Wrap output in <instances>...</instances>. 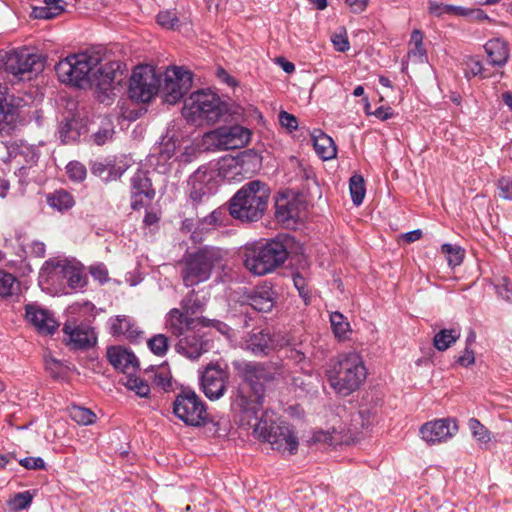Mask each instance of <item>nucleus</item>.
I'll return each mask as SVG.
<instances>
[{
  "mask_svg": "<svg viewBox=\"0 0 512 512\" xmlns=\"http://www.w3.org/2000/svg\"><path fill=\"white\" fill-rule=\"evenodd\" d=\"M234 367L242 382L232 395V407L243 414L242 421L253 426L254 434L268 442L272 449L282 454L294 455L298 450V437L292 426L285 421L268 422L259 419L258 413L263 404L264 384L282 375L281 368L271 363L235 362Z\"/></svg>",
  "mask_w": 512,
  "mask_h": 512,
  "instance_id": "obj_1",
  "label": "nucleus"
},
{
  "mask_svg": "<svg viewBox=\"0 0 512 512\" xmlns=\"http://www.w3.org/2000/svg\"><path fill=\"white\" fill-rule=\"evenodd\" d=\"M270 197L268 185L260 180L244 184L230 199L229 213L242 222H256L267 209Z\"/></svg>",
  "mask_w": 512,
  "mask_h": 512,
  "instance_id": "obj_2",
  "label": "nucleus"
},
{
  "mask_svg": "<svg viewBox=\"0 0 512 512\" xmlns=\"http://www.w3.org/2000/svg\"><path fill=\"white\" fill-rule=\"evenodd\" d=\"M178 266L184 286L194 287L209 280L214 270L223 268V252L217 247L205 246L186 253Z\"/></svg>",
  "mask_w": 512,
  "mask_h": 512,
  "instance_id": "obj_3",
  "label": "nucleus"
},
{
  "mask_svg": "<svg viewBox=\"0 0 512 512\" xmlns=\"http://www.w3.org/2000/svg\"><path fill=\"white\" fill-rule=\"evenodd\" d=\"M331 388L340 395L348 396L356 391L367 376V370L360 355L349 353L326 371Z\"/></svg>",
  "mask_w": 512,
  "mask_h": 512,
  "instance_id": "obj_4",
  "label": "nucleus"
},
{
  "mask_svg": "<svg viewBox=\"0 0 512 512\" xmlns=\"http://www.w3.org/2000/svg\"><path fill=\"white\" fill-rule=\"evenodd\" d=\"M228 112V104L209 89L193 92L185 100L182 109V115L189 123L204 121L207 125L216 123Z\"/></svg>",
  "mask_w": 512,
  "mask_h": 512,
  "instance_id": "obj_5",
  "label": "nucleus"
},
{
  "mask_svg": "<svg viewBox=\"0 0 512 512\" xmlns=\"http://www.w3.org/2000/svg\"><path fill=\"white\" fill-rule=\"evenodd\" d=\"M100 62L101 57L95 52L72 54L55 65V72L62 83L83 88L91 84V72Z\"/></svg>",
  "mask_w": 512,
  "mask_h": 512,
  "instance_id": "obj_6",
  "label": "nucleus"
},
{
  "mask_svg": "<svg viewBox=\"0 0 512 512\" xmlns=\"http://www.w3.org/2000/svg\"><path fill=\"white\" fill-rule=\"evenodd\" d=\"M287 257L286 244L280 240H271L248 248L244 265L254 275L262 276L280 267Z\"/></svg>",
  "mask_w": 512,
  "mask_h": 512,
  "instance_id": "obj_7",
  "label": "nucleus"
},
{
  "mask_svg": "<svg viewBox=\"0 0 512 512\" xmlns=\"http://www.w3.org/2000/svg\"><path fill=\"white\" fill-rule=\"evenodd\" d=\"M252 130H208L194 143L196 153L201 151L235 150L246 146Z\"/></svg>",
  "mask_w": 512,
  "mask_h": 512,
  "instance_id": "obj_8",
  "label": "nucleus"
},
{
  "mask_svg": "<svg viewBox=\"0 0 512 512\" xmlns=\"http://www.w3.org/2000/svg\"><path fill=\"white\" fill-rule=\"evenodd\" d=\"M173 412L188 426H201L208 417L204 402L192 390H183L176 396Z\"/></svg>",
  "mask_w": 512,
  "mask_h": 512,
  "instance_id": "obj_9",
  "label": "nucleus"
},
{
  "mask_svg": "<svg viewBox=\"0 0 512 512\" xmlns=\"http://www.w3.org/2000/svg\"><path fill=\"white\" fill-rule=\"evenodd\" d=\"M160 90V76L150 66H138L130 78L128 94L137 102H149Z\"/></svg>",
  "mask_w": 512,
  "mask_h": 512,
  "instance_id": "obj_10",
  "label": "nucleus"
},
{
  "mask_svg": "<svg viewBox=\"0 0 512 512\" xmlns=\"http://www.w3.org/2000/svg\"><path fill=\"white\" fill-rule=\"evenodd\" d=\"M215 327L222 331L226 327L224 323L215 319H207L205 317H191L178 308L170 310L166 317V327L170 333L178 338L186 334L198 330L199 327Z\"/></svg>",
  "mask_w": 512,
  "mask_h": 512,
  "instance_id": "obj_11",
  "label": "nucleus"
},
{
  "mask_svg": "<svg viewBox=\"0 0 512 512\" xmlns=\"http://www.w3.org/2000/svg\"><path fill=\"white\" fill-rule=\"evenodd\" d=\"M192 73L182 67L173 66L166 70L160 91L163 100L169 104L177 103L191 88Z\"/></svg>",
  "mask_w": 512,
  "mask_h": 512,
  "instance_id": "obj_12",
  "label": "nucleus"
},
{
  "mask_svg": "<svg viewBox=\"0 0 512 512\" xmlns=\"http://www.w3.org/2000/svg\"><path fill=\"white\" fill-rule=\"evenodd\" d=\"M123 63L121 61H110L101 65L97 72L92 75L91 84L95 85L101 102L109 98L116 86L123 81Z\"/></svg>",
  "mask_w": 512,
  "mask_h": 512,
  "instance_id": "obj_13",
  "label": "nucleus"
},
{
  "mask_svg": "<svg viewBox=\"0 0 512 512\" xmlns=\"http://www.w3.org/2000/svg\"><path fill=\"white\" fill-rule=\"evenodd\" d=\"M3 65L6 72L20 79H31L32 73H39L44 67L39 55L27 51L8 54Z\"/></svg>",
  "mask_w": 512,
  "mask_h": 512,
  "instance_id": "obj_14",
  "label": "nucleus"
},
{
  "mask_svg": "<svg viewBox=\"0 0 512 512\" xmlns=\"http://www.w3.org/2000/svg\"><path fill=\"white\" fill-rule=\"evenodd\" d=\"M177 150L182 151L187 162L196 155L194 142L184 136L183 130H167L161 138L159 153L164 159H170Z\"/></svg>",
  "mask_w": 512,
  "mask_h": 512,
  "instance_id": "obj_15",
  "label": "nucleus"
},
{
  "mask_svg": "<svg viewBox=\"0 0 512 512\" xmlns=\"http://www.w3.org/2000/svg\"><path fill=\"white\" fill-rule=\"evenodd\" d=\"M189 196L198 203L213 195L217 188L215 171L206 166L199 167L188 179Z\"/></svg>",
  "mask_w": 512,
  "mask_h": 512,
  "instance_id": "obj_16",
  "label": "nucleus"
},
{
  "mask_svg": "<svg viewBox=\"0 0 512 512\" xmlns=\"http://www.w3.org/2000/svg\"><path fill=\"white\" fill-rule=\"evenodd\" d=\"M458 431L454 420L449 418L437 419L423 424L420 428L421 438L430 445L446 442Z\"/></svg>",
  "mask_w": 512,
  "mask_h": 512,
  "instance_id": "obj_17",
  "label": "nucleus"
},
{
  "mask_svg": "<svg viewBox=\"0 0 512 512\" xmlns=\"http://www.w3.org/2000/svg\"><path fill=\"white\" fill-rule=\"evenodd\" d=\"M43 271H47L50 278L60 276L65 278L72 289L82 288L86 284L81 269L67 261H47Z\"/></svg>",
  "mask_w": 512,
  "mask_h": 512,
  "instance_id": "obj_18",
  "label": "nucleus"
},
{
  "mask_svg": "<svg viewBox=\"0 0 512 512\" xmlns=\"http://www.w3.org/2000/svg\"><path fill=\"white\" fill-rule=\"evenodd\" d=\"M155 197L151 180L145 172L138 170L131 178V208L139 210Z\"/></svg>",
  "mask_w": 512,
  "mask_h": 512,
  "instance_id": "obj_19",
  "label": "nucleus"
},
{
  "mask_svg": "<svg viewBox=\"0 0 512 512\" xmlns=\"http://www.w3.org/2000/svg\"><path fill=\"white\" fill-rule=\"evenodd\" d=\"M227 375L224 370L215 366H208L202 373L201 387L211 400L219 399L226 390Z\"/></svg>",
  "mask_w": 512,
  "mask_h": 512,
  "instance_id": "obj_20",
  "label": "nucleus"
},
{
  "mask_svg": "<svg viewBox=\"0 0 512 512\" xmlns=\"http://www.w3.org/2000/svg\"><path fill=\"white\" fill-rule=\"evenodd\" d=\"M250 156L240 153L236 156L226 155L218 162V175L228 182H240L243 179L246 164Z\"/></svg>",
  "mask_w": 512,
  "mask_h": 512,
  "instance_id": "obj_21",
  "label": "nucleus"
},
{
  "mask_svg": "<svg viewBox=\"0 0 512 512\" xmlns=\"http://www.w3.org/2000/svg\"><path fill=\"white\" fill-rule=\"evenodd\" d=\"M275 209V217L279 222H296L302 217L305 205L296 197L288 198L283 196L276 201Z\"/></svg>",
  "mask_w": 512,
  "mask_h": 512,
  "instance_id": "obj_22",
  "label": "nucleus"
},
{
  "mask_svg": "<svg viewBox=\"0 0 512 512\" xmlns=\"http://www.w3.org/2000/svg\"><path fill=\"white\" fill-rule=\"evenodd\" d=\"M63 332L68 336L67 343L75 349L89 348L96 343L95 332L89 326H71L66 323Z\"/></svg>",
  "mask_w": 512,
  "mask_h": 512,
  "instance_id": "obj_23",
  "label": "nucleus"
},
{
  "mask_svg": "<svg viewBox=\"0 0 512 512\" xmlns=\"http://www.w3.org/2000/svg\"><path fill=\"white\" fill-rule=\"evenodd\" d=\"M26 319L43 334H52L58 327L54 317L44 309L38 306L28 304L25 307Z\"/></svg>",
  "mask_w": 512,
  "mask_h": 512,
  "instance_id": "obj_24",
  "label": "nucleus"
},
{
  "mask_svg": "<svg viewBox=\"0 0 512 512\" xmlns=\"http://www.w3.org/2000/svg\"><path fill=\"white\" fill-rule=\"evenodd\" d=\"M176 351L188 359H198L205 351V342L197 333V330L179 338L176 344Z\"/></svg>",
  "mask_w": 512,
  "mask_h": 512,
  "instance_id": "obj_25",
  "label": "nucleus"
},
{
  "mask_svg": "<svg viewBox=\"0 0 512 512\" xmlns=\"http://www.w3.org/2000/svg\"><path fill=\"white\" fill-rule=\"evenodd\" d=\"M107 357L110 364L121 370L123 375L134 372L138 366L136 356L121 347H110L107 350Z\"/></svg>",
  "mask_w": 512,
  "mask_h": 512,
  "instance_id": "obj_26",
  "label": "nucleus"
},
{
  "mask_svg": "<svg viewBox=\"0 0 512 512\" xmlns=\"http://www.w3.org/2000/svg\"><path fill=\"white\" fill-rule=\"evenodd\" d=\"M484 49L487 55L488 64L493 67L503 68L509 60L510 51L508 44L500 38L489 40L484 45Z\"/></svg>",
  "mask_w": 512,
  "mask_h": 512,
  "instance_id": "obj_27",
  "label": "nucleus"
},
{
  "mask_svg": "<svg viewBox=\"0 0 512 512\" xmlns=\"http://www.w3.org/2000/svg\"><path fill=\"white\" fill-rule=\"evenodd\" d=\"M90 170L92 175L100 178L105 183L120 179L125 172V168L117 166L113 161L107 159L91 162Z\"/></svg>",
  "mask_w": 512,
  "mask_h": 512,
  "instance_id": "obj_28",
  "label": "nucleus"
},
{
  "mask_svg": "<svg viewBox=\"0 0 512 512\" xmlns=\"http://www.w3.org/2000/svg\"><path fill=\"white\" fill-rule=\"evenodd\" d=\"M311 140L316 154L322 160H330L337 154L336 145L331 136L324 133V130H313Z\"/></svg>",
  "mask_w": 512,
  "mask_h": 512,
  "instance_id": "obj_29",
  "label": "nucleus"
},
{
  "mask_svg": "<svg viewBox=\"0 0 512 512\" xmlns=\"http://www.w3.org/2000/svg\"><path fill=\"white\" fill-rule=\"evenodd\" d=\"M273 295L270 287H258L248 295V303L256 311L269 312L274 306Z\"/></svg>",
  "mask_w": 512,
  "mask_h": 512,
  "instance_id": "obj_30",
  "label": "nucleus"
},
{
  "mask_svg": "<svg viewBox=\"0 0 512 512\" xmlns=\"http://www.w3.org/2000/svg\"><path fill=\"white\" fill-rule=\"evenodd\" d=\"M111 331L114 336H123L129 340H134L141 334L134 320L126 315L115 317L111 324Z\"/></svg>",
  "mask_w": 512,
  "mask_h": 512,
  "instance_id": "obj_31",
  "label": "nucleus"
},
{
  "mask_svg": "<svg viewBox=\"0 0 512 512\" xmlns=\"http://www.w3.org/2000/svg\"><path fill=\"white\" fill-rule=\"evenodd\" d=\"M8 87L0 84V125H12L19 116L18 109L8 101Z\"/></svg>",
  "mask_w": 512,
  "mask_h": 512,
  "instance_id": "obj_32",
  "label": "nucleus"
},
{
  "mask_svg": "<svg viewBox=\"0 0 512 512\" xmlns=\"http://www.w3.org/2000/svg\"><path fill=\"white\" fill-rule=\"evenodd\" d=\"M119 382L140 397L146 398L150 394L149 384L140 377L135 376L134 372L122 375Z\"/></svg>",
  "mask_w": 512,
  "mask_h": 512,
  "instance_id": "obj_33",
  "label": "nucleus"
},
{
  "mask_svg": "<svg viewBox=\"0 0 512 512\" xmlns=\"http://www.w3.org/2000/svg\"><path fill=\"white\" fill-rule=\"evenodd\" d=\"M460 335L459 329H442L435 334L433 345L438 351H445L460 338Z\"/></svg>",
  "mask_w": 512,
  "mask_h": 512,
  "instance_id": "obj_34",
  "label": "nucleus"
},
{
  "mask_svg": "<svg viewBox=\"0 0 512 512\" xmlns=\"http://www.w3.org/2000/svg\"><path fill=\"white\" fill-rule=\"evenodd\" d=\"M47 203L58 211H66L75 204L73 196L65 190H57L47 196Z\"/></svg>",
  "mask_w": 512,
  "mask_h": 512,
  "instance_id": "obj_35",
  "label": "nucleus"
},
{
  "mask_svg": "<svg viewBox=\"0 0 512 512\" xmlns=\"http://www.w3.org/2000/svg\"><path fill=\"white\" fill-rule=\"evenodd\" d=\"M330 323L332 331L336 338L339 340H345L349 338L351 334L350 323L347 318L340 312L335 311L330 314Z\"/></svg>",
  "mask_w": 512,
  "mask_h": 512,
  "instance_id": "obj_36",
  "label": "nucleus"
},
{
  "mask_svg": "<svg viewBox=\"0 0 512 512\" xmlns=\"http://www.w3.org/2000/svg\"><path fill=\"white\" fill-rule=\"evenodd\" d=\"M270 343V334L264 331H259L251 335L248 348L255 355H266L270 349Z\"/></svg>",
  "mask_w": 512,
  "mask_h": 512,
  "instance_id": "obj_37",
  "label": "nucleus"
},
{
  "mask_svg": "<svg viewBox=\"0 0 512 512\" xmlns=\"http://www.w3.org/2000/svg\"><path fill=\"white\" fill-rule=\"evenodd\" d=\"M464 75L467 79L480 77L481 79L490 78L493 74L489 73L483 63L475 57H467L464 61Z\"/></svg>",
  "mask_w": 512,
  "mask_h": 512,
  "instance_id": "obj_38",
  "label": "nucleus"
},
{
  "mask_svg": "<svg viewBox=\"0 0 512 512\" xmlns=\"http://www.w3.org/2000/svg\"><path fill=\"white\" fill-rule=\"evenodd\" d=\"M349 188L353 203L359 206L363 202L366 192L363 177L359 174L353 175L349 181Z\"/></svg>",
  "mask_w": 512,
  "mask_h": 512,
  "instance_id": "obj_39",
  "label": "nucleus"
},
{
  "mask_svg": "<svg viewBox=\"0 0 512 512\" xmlns=\"http://www.w3.org/2000/svg\"><path fill=\"white\" fill-rule=\"evenodd\" d=\"M181 309L183 312L192 317V315L202 311L203 302L197 297V294L194 290H191L185 298L182 299L180 303Z\"/></svg>",
  "mask_w": 512,
  "mask_h": 512,
  "instance_id": "obj_40",
  "label": "nucleus"
},
{
  "mask_svg": "<svg viewBox=\"0 0 512 512\" xmlns=\"http://www.w3.org/2000/svg\"><path fill=\"white\" fill-rule=\"evenodd\" d=\"M70 417L79 425H91L96 420V415L90 409L81 406L70 408Z\"/></svg>",
  "mask_w": 512,
  "mask_h": 512,
  "instance_id": "obj_41",
  "label": "nucleus"
},
{
  "mask_svg": "<svg viewBox=\"0 0 512 512\" xmlns=\"http://www.w3.org/2000/svg\"><path fill=\"white\" fill-rule=\"evenodd\" d=\"M410 43L414 45V48L410 49L409 57L416 58L419 62H423L426 59V50L423 46V33L415 29L412 31Z\"/></svg>",
  "mask_w": 512,
  "mask_h": 512,
  "instance_id": "obj_42",
  "label": "nucleus"
},
{
  "mask_svg": "<svg viewBox=\"0 0 512 512\" xmlns=\"http://www.w3.org/2000/svg\"><path fill=\"white\" fill-rule=\"evenodd\" d=\"M341 441V434L336 429H333L332 431H316L311 438V442L315 444L320 443L327 446L337 445L341 443Z\"/></svg>",
  "mask_w": 512,
  "mask_h": 512,
  "instance_id": "obj_43",
  "label": "nucleus"
},
{
  "mask_svg": "<svg viewBox=\"0 0 512 512\" xmlns=\"http://www.w3.org/2000/svg\"><path fill=\"white\" fill-rule=\"evenodd\" d=\"M468 425L473 437L480 444H487L490 442L491 437L489 430L484 425H482L478 419L471 418Z\"/></svg>",
  "mask_w": 512,
  "mask_h": 512,
  "instance_id": "obj_44",
  "label": "nucleus"
},
{
  "mask_svg": "<svg viewBox=\"0 0 512 512\" xmlns=\"http://www.w3.org/2000/svg\"><path fill=\"white\" fill-rule=\"evenodd\" d=\"M17 280L14 275L0 269V296H11L16 287Z\"/></svg>",
  "mask_w": 512,
  "mask_h": 512,
  "instance_id": "obj_45",
  "label": "nucleus"
},
{
  "mask_svg": "<svg viewBox=\"0 0 512 512\" xmlns=\"http://www.w3.org/2000/svg\"><path fill=\"white\" fill-rule=\"evenodd\" d=\"M169 339L164 334L154 335L148 340V347L157 356H164L167 352Z\"/></svg>",
  "mask_w": 512,
  "mask_h": 512,
  "instance_id": "obj_46",
  "label": "nucleus"
},
{
  "mask_svg": "<svg viewBox=\"0 0 512 512\" xmlns=\"http://www.w3.org/2000/svg\"><path fill=\"white\" fill-rule=\"evenodd\" d=\"M66 172L69 179L74 182H82L87 176V169L85 165L79 161L69 162L66 166Z\"/></svg>",
  "mask_w": 512,
  "mask_h": 512,
  "instance_id": "obj_47",
  "label": "nucleus"
},
{
  "mask_svg": "<svg viewBox=\"0 0 512 512\" xmlns=\"http://www.w3.org/2000/svg\"><path fill=\"white\" fill-rule=\"evenodd\" d=\"M179 22L176 13L170 10L161 11L157 15V23L166 29H178L180 26Z\"/></svg>",
  "mask_w": 512,
  "mask_h": 512,
  "instance_id": "obj_48",
  "label": "nucleus"
},
{
  "mask_svg": "<svg viewBox=\"0 0 512 512\" xmlns=\"http://www.w3.org/2000/svg\"><path fill=\"white\" fill-rule=\"evenodd\" d=\"M441 250L447 256L449 265L457 266L462 263L463 252L460 247L446 243L442 245Z\"/></svg>",
  "mask_w": 512,
  "mask_h": 512,
  "instance_id": "obj_49",
  "label": "nucleus"
},
{
  "mask_svg": "<svg viewBox=\"0 0 512 512\" xmlns=\"http://www.w3.org/2000/svg\"><path fill=\"white\" fill-rule=\"evenodd\" d=\"M32 498L29 491L20 492L11 499L10 504L16 511L24 510L31 504Z\"/></svg>",
  "mask_w": 512,
  "mask_h": 512,
  "instance_id": "obj_50",
  "label": "nucleus"
},
{
  "mask_svg": "<svg viewBox=\"0 0 512 512\" xmlns=\"http://www.w3.org/2000/svg\"><path fill=\"white\" fill-rule=\"evenodd\" d=\"M285 357L297 364L303 363L306 360V353L294 347L289 340L285 343Z\"/></svg>",
  "mask_w": 512,
  "mask_h": 512,
  "instance_id": "obj_51",
  "label": "nucleus"
},
{
  "mask_svg": "<svg viewBox=\"0 0 512 512\" xmlns=\"http://www.w3.org/2000/svg\"><path fill=\"white\" fill-rule=\"evenodd\" d=\"M495 288L499 297L509 303H512V283L507 277H502Z\"/></svg>",
  "mask_w": 512,
  "mask_h": 512,
  "instance_id": "obj_52",
  "label": "nucleus"
},
{
  "mask_svg": "<svg viewBox=\"0 0 512 512\" xmlns=\"http://www.w3.org/2000/svg\"><path fill=\"white\" fill-rule=\"evenodd\" d=\"M365 112L367 115H374L380 120H387L393 116V109L391 107L380 106L374 112L370 111V103L365 99Z\"/></svg>",
  "mask_w": 512,
  "mask_h": 512,
  "instance_id": "obj_53",
  "label": "nucleus"
},
{
  "mask_svg": "<svg viewBox=\"0 0 512 512\" xmlns=\"http://www.w3.org/2000/svg\"><path fill=\"white\" fill-rule=\"evenodd\" d=\"M316 378L311 374L297 376L293 378V385L301 390L309 392L314 387Z\"/></svg>",
  "mask_w": 512,
  "mask_h": 512,
  "instance_id": "obj_54",
  "label": "nucleus"
},
{
  "mask_svg": "<svg viewBox=\"0 0 512 512\" xmlns=\"http://www.w3.org/2000/svg\"><path fill=\"white\" fill-rule=\"evenodd\" d=\"M499 196L505 200H512V179L502 177L498 180Z\"/></svg>",
  "mask_w": 512,
  "mask_h": 512,
  "instance_id": "obj_55",
  "label": "nucleus"
},
{
  "mask_svg": "<svg viewBox=\"0 0 512 512\" xmlns=\"http://www.w3.org/2000/svg\"><path fill=\"white\" fill-rule=\"evenodd\" d=\"M279 123H280L281 128H287V129L298 128L297 118L294 115H292L286 111H281L279 113Z\"/></svg>",
  "mask_w": 512,
  "mask_h": 512,
  "instance_id": "obj_56",
  "label": "nucleus"
},
{
  "mask_svg": "<svg viewBox=\"0 0 512 512\" xmlns=\"http://www.w3.org/2000/svg\"><path fill=\"white\" fill-rule=\"evenodd\" d=\"M90 274L92 277L99 281L101 284L105 283L108 280V271L105 265L103 264H96L90 267L89 269Z\"/></svg>",
  "mask_w": 512,
  "mask_h": 512,
  "instance_id": "obj_57",
  "label": "nucleus"
},
{
  "mask_svg": "<svg viewBox=\"0 0 512 512\" xmlns=\"http://www.w3.org/2000/svg\"><path fill=\"white\" fill-rule=\"evenodd\" d=\"M26 469H44L45 462L41 457H25L19 461Z\"/></svg>",
  "mask_w": 512,
  "mask_h": 512,
  "instance_id": "obj_58",
  "label": "nucleus"
},
{
  "mask_svg": "<svg viewBox=\"0 0 512 512\" xmlns=\"http://www.w3.org/2000/svg\"><path fill=\"white\" fill-rule=\"evenodd\" d=\"M332 43L335 46V49L339 52H346L350 48L348 38L346 35L343 34L333 35Z\"/></svg>",
  "mask_w": 512,
  "mask_h": 512,
  "instance_id": "obj_59",
  "label": "nucleus"
},
{
  "mask_svg": "<svg viewBox=\"0 0 512 512\" xmlns=\"http://www.w3.org/2000/svg\"><path fill=\"white\" fill-rule=\"evenodd\" d=\"M114 130H98L92 135L93 142L102 146L113 137Z\"/></svg>",
  "mask_w": 512,
  "mask_h": 512,
  "instance_id": "obj_60",
  "label": "nucleus"
},
{
  "mask_svg": "<svg viewBox=\"0 0 512 512\" xmlns=\"http://www.w3.org/2000/svg\"><path fill=\"white\" fill-rule=\"evenodd\" d=\"M290 165L298 168L297 176L300 179H310L312 176V170L310 168L304 167L303 164L296 158L290 159Z\"/></svg>",
  "mask_w": 512,
  "mask_h": 512,
  "instance_id": "obj_61",
  "label": "nucleus"
},
{
  "mask_svg": "<svg viewBox=\"0 0 512 512\" xmlns=\"http://www.w3.org/2000/svg\"><path fill=\"white\" fill-rule=\"evenodd\" d=\"M32 15L36 19H52L56 17L51 11V7H47L45 4L44 6L34 7Z\"/></svg>",
  "mask_w": 512,
  "mask_h": 512,
  "instance_id": "obj_62",
  "label": "nucleus"
},
{
  "mask_svg": "<svg viewBox=\"0 0 512 512\" xmlns=\"http://www.w3.org/2000/svg\"><path fill=\"white\" fill-rule=\"evenodd\" d=\"M475 362L474 352L466 347L463 351V354L460 355L457 359V363L463 367H468Z\"/></svg>",
  "mask_w": 512,
  "mask_h": 512,
  "instance_id": "obj_63",
  "label": "nucleus"
},
{
  "mask_svg": "<svg viewBox=\"0 0 512 512\" xmlns=\"http://www.w3.org/2000/svg\"><path fill=\"white\" fill-rule=\"evenodd\" d=\"M47 7H51V11L57 17L65 10L66 3L63 0H44Z\"/></svg>",
  "mask_w": 512,
  "mask_h": 512,
  "instance_id": "obj_64",
  "label": "nucleus"
}]
</instances>
